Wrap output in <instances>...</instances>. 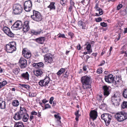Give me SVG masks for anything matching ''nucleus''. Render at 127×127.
<instances>
[{"label": "nucleus", "instance_id": "nucleus-62", "mask_svg": "<svg viewBox=\"0 0 127 127\" xmlns=\"http://www.w3.org/2000/svg\"><path fill=\"white\" fill-rule=\"evenodd\" d=\"M85 23L84 22V24H82L81 26L82 27V28L84 29H86V27H85Z\"/></svg>", "mask_w": 127, "mask_h": 127}, {"label": "nucleus", "instance_id": "nucleus-3", "mask_svg": "<svg viewBox=\"0 0 127 127\" xmlns=\"http://www.w3.org/2000/svg\"><path fill=\"white\" fill-rule=\"evenodd\" d=\"M16 50V44L15 42H10L6 46L5 50L7 52L12 53Z\"/></svg>", "mask_w": 127, "mask_h": 127}, {"label": "nucleus", "instance_id": "nucleus-23", "mask_svg": "<svg viewBox=\"0 0 127 127\" xmlns=\"http://www.w3.org/2000/svg\"><path fill=\"white\" fill-rule=\"evenodd\" d=\"M45 40L44 37H40L35 39V40L38 43L40 44H42Z\"/></svg>", "mask_w": 127, "mask_h": 127}, {"label": "nucleus", "instance_id": "nucleus-7", "mask_svg": "<svg viewBox=\"0 0 127 127\" xmlns=\"http://www.w3.org/2000/svg\"><path fill=\"white\" fill-rule=\"evenodd\" d=\"M32 6V3L30 0L25 1L24 3V9L26 11H30L31 9Z\"/></svg>", "mask_w": 127, "mask_h": 127}, {"label": "nucleus", "instance_id": "nucleus-36", "mask_svg": "<svg viewBox=\"0 0 127 127\" xmlns=\"http://www.w3.org/2000/svg\"><path fill=\"white\" fill-rule=\"evenodd\" d=\"M122 95L124 98H127V89L124 90L123 92Z\"/></svg>", "mask_w": 127, "mask_h": 127}, {"label": "nucleus", "instance_id": "nucleus-25", "mask_svg": "<svg viewBox=\"0 0 127 127\" xmlns=\"http://www.w3.org/2000/svg\"><path fill=\"white\" fill-rule=\"evenodd\" d=\"M18 112L21 114L22 116L26 114H27V111L26 109L25 108H22L21 107H20V110Z\"/></svg>", "mask_w": 127, "mask_h": 127}, {"label": "nucleus", "instance_id": "nucleus-45", "mask_svg": "<svg viewBox=\"0 0 127 127\" xmlns=\"http://www.w3.org/2000/svg\"><path fill=\"white\" fill-rule=\"evenodd\" d=\"M20 85L23 87L26 88L27 90L29 89L30 88L29 86L27 85L21 84Z\"/></svg>", "mask_w": 127, "mask_h": 127}, {"label": "nucleus", "instance_id": "nucleus-61", "mask_svg": "<svg viewBox=\"0 0 127 127\" xmlns=\"http://www.w3.org/2000/svg\"><path fill=\"white\" fill-rule=\"evenodd\" d=\"M85 23L84 22V24H82L81 26L82 27V28L84 29H86V27H85Z\"/></svg>", "mask_w": 127, "mask_h": 127}, {"label": "nucleus", "instance_id": "nucleus-44", "mask_svg": "<svg viewBox=\"0 0 127 127\" xmlns=\"http://www.w3.org/2000/svg\"><path fill=\"white\" fill-rule=\"evenodd\" d=\"M120 81V79L119 80H118L117 81H115V79H114L113 84L114 85H117L118 84L119 82Z\"/></svg>", "mask_w": 127, "mask_h": 127}, {"label": "nucleus", "instance_id": "nucleus-8", "mask_svg": "<svg viewBox=\"0 0 127 127\" xmlns=\"http://www.w3.org/2000/svg\"><path fill=\"white\" fill-rule=\"evenodd\" d=\"M111 101L112 102V104L115 106H118L120 104V98L118 96H117L115 94L114 96L111 98Z\"/></svg>", "mask_w": 127, "mask_h": 127}, {"label": "nucleus", "instance_id": "nucleus-39", "mask_svg": "<svg viewBox=\"0 0 127 127\" xmlns=\"http://www.w3.org/2000/svg\"><path fill=\"white\" fill-rule=\"evenodd\" d=\"M122 107L124 109L126 108L127 109V101H124L122 105Z\"/></svg>", "mask_w": 127, "mask_h": 127}, {"label": "nucleus", "instance_id": "nucleus-60", "mask_svg": "<svg viewBox=\"0 0 127 127\" xmlns=\"http://www.w3.org/2000/svg\"><path fill=\"white\" fill-rule=\"evenodd\" d=\"M99 11V13L100 15H102L103 13V11L102 9L100 8L99 10H98Z\"/></svg>", "mask_w": 127, "mask_h": 127}, {"label": "nucleus", "instance_id": "nucleus-50", "mask_svg": "<svg viewBox=\"0 0 127 127\" xmlns=\"http://www.w3.org/2000/svg\"><path fill=\"white\" fill-rule=\"evenodd\" d=\"M102 68H99L97 70V73L98 74L101 73L102 72Z\"/></svg>", "mask_w": 127, "mask_h": 127}, {"label": "nucleus", "instance_id": "nucleus-11", "mask_svg": "<svg viewBox=\"0 0 127 127\" xmlns=\"http://www.w3.org/2000/svg\"><path fill=\"white\" fill-rule=\"evenodd\" d=\"M22 54L25 58L27 59L30 58L31 56V53L30 51L26 48L23 49Z\"/></svg>", "mask_w": 127, "mask_h": 127}, {"label": "nucleus", "instance_id": "nucleus-5", "mask_svg": "<svg viewBox=\"0 0 127 127\" xmlns=\"http://www.w3.org/2000/svg\"><path fill=\"white\" fill-rule=\"evenodd\" d=\"M13 12L15 14H19L22 12L23 7L22 5L18 3L14 4L13 7Z\"/></svg>", "mask_w": 127, "mask_h": 127}, {"label": "nucleus", "instance_id": "nucleus-41", "mask_svg": "<svg viewBox=\"0 0 127 127\" xmlns=\"http://www.w3.org/2000/svg\"><path fill=\"white\" fill-rule=\"evenodd\" d=\"M20 71V69L19 68H16L13 70V72L15 75L18 74Z\"/></svg>", "mask_w": 127, "mask_h": 127}, {"label": "nucleus", "instance_id": "nucleus-9", "mask_svg": "<svg viewBox=\"0 0 127 127\" xmlns=\"http://www.w3.org/2000/svg\"><path fill=\"white\" fill-rule=\"evenodd\" d=\"M23 27V24L21 21H17L12 26V28L15 30H19Z\"/></svg>", "mask_w": 127, "mask_h": 127}, {"label": "nucleus", "instance_id": "nucleus-52", "mask_svg": "<svg viewBox=\"0 0 127 127\" xmlns=\"http://www.w3.org/2000/svg\"><path fill=\"white\" fill-rule=\"evenodd\" d=\"M121 33H120L118 34V38H116V39H115V42H116L118 41L120 39V37H121Z\"/></svg>", "mask_w": 127, "mask_h": 127}, {"label": "nucleus", "instance_id": "nucleus-33", "mask_svg": "<svg viewBox=\"0 0 127 127\" xmlns=\"http://www.w3.org/2000/svg\"><path fill=\"white\" fill-rule=\"evenodd\" d=\"M79 110H78L75 112V114L76 116L75 120L77 121H78V118L81 115V114H79Z\"/></svg>", "mask_w": 127, "mask_h": 127}, {"label": "nucleus", "instance_id": "nucleus-14", "mask_svg": "<svg viewBox=\"0 0 127 127\" xmlns=\"http://www.w3.org/2000/svg\"><path fill=\"white\" fill-rule=\"evenodd\" d=\"M102 89L103 90L104 95L105 97L108 96L110 92L109 87L106 85L102 87Z\"/></svg>", "mask_w": 127, "mask_h": 127}, {"label": "nucleus", "instance_id": "nucleus-21", "mask_svg": "<svg viewBox=\"0 0 127 127\" xmlns=\"http://www.w3.org/2000/svg\"><path fill=\"white\" fill-rule=\"evenodd\" d=\"M44 65V64L41 62L37 63H34L33 64V66L36 68L43 67Z\"/></svg>", "mask_w": 127, "mask_h": 127}, {"label": "nucleus", "instance_id": "nucleus-31", "mask_svg": "<svg viewBox=\"0 0 127 127\" xmlns=\"http://www.w3.org/2000/svg\"><path fill=\"white\" fill-rule=\"evenodd\" d=\"M91 45L90 44H88L86 47V48L87 50L88 51V53L89 54H90L92 52V49H91Z\"/></svg>", "mask_w": 127, "mask_h": 127}, {"label": "nucleus", "instance_id": "nucleus-32", "mask_svg": "<svg viewBox=\"0 0 127 127\" xmlns=\"http://www.w3.org/2000/svg\"><path fill=\"white\" fill-rule=\"evenodd\" d=\"M12 104L14 106L17 107L19 104V103L18 100H14L12 102Z\"/></svg>", "mask_w": 127, "mask_h": 127}, {"label": "nucleus", "instance_id": "nucleus-6", "mask_svg": "<svg viewBox=\"0 0 127 127\" xmlns=\"http://www.w3.org/2000/svg\"><path fill=\"white\" fill-rule=\"evenodd\" d=\"M101 119L104 121L106 126H107L110 124L112 117L110 114L105 113L101 115Z\"/></svg>", "mask_w": 127, "mask_h": 127}, {"label": "nucleus", "instance_id": "nucleus-48", "mask_svg": "<svg viewBox=\"0 0 127 127\" xmlns=\"http://www.w3.org/2000/svg\"><path fill=\"white\" fill-rule=\"evenodd\" d=\"M58 37L59 38H65V35L64 34H62L61 33H59L58 34Z\"/></svg>", "mask_w": 127, "mask_h": 127}, {"label": "nucleus", "instance_id": "nucleus-19", "mask_svg": "<svg viewBox=\"0 0 127 127\" xmlns=\"http://www.w3.org/2000/svg\"><path fill=\"white\" fill-rule=\"evenodd\" d=\"M23 116L19 112L16 113L13 117L14 119L16 120H20L22 118Z\"/></svg>", "mask_w": 127, "mask_h": 127}, {"label": "nucleus", "instance_id": "nucleus-13", "mask_svg": "<svg viewBox=\"0 0 127 127\" xmlns=\"http://www.w3.org/2000/svg\"><path fill=\"white\" fill-rule=\"evenodd\" d=\"M104 79L106 82L108 83H113L114 78L112 75L110 74L105 76Z\"/></svg>", "mask_w": 127, "mask_h": 127}, {"label": "nucleus", "instance_id": "nucleus-58", "mask_svg": "<svg viewBox=\"0 0 127 127\" xmlns=\"http://www.w3.org/2000/svg\"><path fill=\"white\" fill-rule=\"evenodd\" d=\"M37 113L35 111H32L31 112V115H37Z\"/></svg>", "mask_w": 127, "mask_h": 127}, {"label": "nucleus", "instance_id": "nucleus-43", "mask_svg": "<svg viewBox=\"0 0 127 127\" xmlns=\"http://www.w3.org/2000/svg\"><path fill=\"white\" fill-rule=\"evenodd\" d=\"M29 93L30 97H34L36 95V94L35 93L30 92H29Z\"/></svg>", "mask_w": 127, "mask_h": 127}, {"label": "nucleus", "instance_id": "nucleus-49", "mask_svg": "<svg viewBox=\"0 0 127 127\" xmlns=\"http://www.w3.org/2000/svg\"><path fill=\"white\" fill-rule=\"evenodd\" d=\"M102 20V19L100 17H98L95 19V21L97 22L101 21Z\"/></svg>", "mask_w": 127, "mask_h": 127}, {"label": "nucleus", "instance_id": "nucleus-1", "mask_svg": "<svg viewBox=\"0 0 127 127\" xmlns=\"http://www.w3.org/2000/svg\"><path fill=\"white\" fill-rule=\"evenodd\" d=\"M91 77L87 76H84L81 78V81L82 84V88L85 89L91 88Z\"/></svg>", "mask_w": 127, "mask_h": 127}, {"label": "nucleus", "instance_id": "nucleus-20", "mask_svg": "<svg viewBox=\"0 0 127 127\" xmlns=\"http://www.w3.org/2000/svg\"><path fill=\"white\" fill-rule=\"evenodd\" d=\"M43 72L42 70L40 69H38L36 70V71L34 72V74L35 75L39 77H40L42 75Z\"/></svg>", "mask_w": 127, "mask_h": 127}, {"label": "nucleus", "instance_id": "nucleus-2", "mask_svg": "<svg viewBox=\"0 0 127 127\" xmlns=\"http://www.w3.org/2000/svg\"><path fill=\"white\" fill-rule=\"evenodd\" d=\"M115 116L118 121L122 122L127 119V113L124 111L120 112L117 113Z\"/></svg>", "mask_w": 127, "mask_h": 127}, {"label": "nucleus", "instance_id": "nucleus-28", "mask_svg": "<svg viewBox=\"0 0 127 127\" xmlns=\"http://www.w3.org/2000/svg\"><path fill=\"white\" fill-rule=\"evenodd\" d=\"M54 2H51L50 3V4L49 6H48V8H50V10H51L52 9L55 10V7L54 5Z\"/></svg>", "mask_w": 127, "mask_h": 127}, {"label": "nucleus", "instance_id": "nucleus-22", "mask_svg": "<svg viewBox=\"0 0 127 127\" xmlns=\"http://www.w3.org/2000/svg\"><path fill=\"white\" fill-rule=\"evenodd\" d=\"M6 104L4 101L1 98H0V108L4 109L5 108Z\"/></svg>", "mask_w": 127, "mask_h": 127}, {"label": "nucleus", "instance_id": "nucleus-26", "mask_svg": "<svg viewBox=\"0 0 127 127\" xmlns=\"http://www.w3.org/2000/svg\"><path fill=\"white\" fill-rule=\"evenodd\" d=\"M49 50L47 47H44L41 50V54L43 56H45V55H46V53L48 52Z\"/></svg>", "mask_w": 127, "mask_h": 127}, {"label": "nucleus", "instance_id": "nucleus-15", "mask_svg": "<svg viewBox=\"0 0 127 127\" xmlns=\"http://www.w3.org/2000/svg\"><path fill=\"white\" fill-rule=\"evenodd\" d=\"M52 57V56L51 54H47L44 57L45 62L48 63H51L53 61Z\"/></svg>", "mask_w": 127, "mask_h": 127}, {"label": "nucleus", "instance_id": "nucleus-51", "mask_svg": "<svg viewBox=\"0 0 127 127\" xmlns=\"http://www.w3.org/2000/svg\"><path fill=\"white\" fill-rule=\"evenodd\" d=\"M100 25L101 26L104 27H106L107 26L106 23L104 22L101 23Z\"/></svg>", "mask_w": 127, "mask_h": 127}, {"label": "nucleus", "instance_id": "nucleus-38", "mask_svg": "<svg viewBox=\"0 0 127 127\" xmlns=\"http://www.w3.org/2000/svg\"><path fill=\"white\" fill-rule=\"evenodd\" d=\"M45 83L44 82V81L43 80H41L38 82L39 85L41 87H43L44 86H46L44 84Z\"/></svg>", "mask_w": 127, "mask_h": 127}, {"label": "nucleus", "instance_id": "nucleus-12", "mask_svg": "<svg viewBox=\"0 0 127 127\" xmlns=\"http://www.w3.org/2000/svg\"><path fill=\"white\" fill-rule=\"evenodd\" d=\"M19 64L20 67L24 68L27 66V61L23 58H21L19 60Z\"/></svg>", "mask_w": 127, "mask_h": 127}, {"label": "nucleus", "instance_id": "nucleus-27", "mask_svg": "<svg viewBox=\"0 0 127 127\" xmlns=\"http://www.w3.org/2000/svg\"><path fill=\"white\" fill-rule=\"evenodd\" d=\"M55 117L57 119V122L59 125H60L61 123V117L59 115V114H55L54 115Z\"/></svg>", "mask_w": 127, "mask_h": 127}, {"label": "nucleus", "instance_id": "nucleus-4", "mask_svg": "<svg viewBox=\"0 0 127 127\" xmlns=\"http://www.w3.org/2000/svg\"><path fill=\"white\" fill-rule=\"evenodd\" d=\"M31 17L33 20L37 22L40 21L42 19V16L41 14L35 10L33 11V15L31 16Z\"/></svg>", "mask_w": 127, "mask_h": 127}, {"label": "nucleus", "instance_id": "nucleus-35", "mask_svg": "<svg viewBox=\"0 0 127 127\" xmlns=\"http://www.w3.org/2000/svg\"><path fill=\"white\" fill-rule=\"evenodd\" d=\"M14 127H24L22 123L18 122L15 123Z\"/></svg>", "mask_w": 127, "mask_h": 127}, {"label": "nucleus", "instance_id": "nucleus-40", "mask_svg": "<svg viewBox=\"0 0 127 127\" xmlns=\"http://www.w3.org/2000/svg\"><path fill=\"white\" fill-rule=\"evenodd\" d=\"M67 2V0H60V2L61 4L63 6H65Z\"/></svg>", "mask_w": 127, "mask_h": 127}, {"label": "nucleus", "instance_id": "nucleus-59", "mask_svg": "<svg viewBox=\"0 0 127 127\" xmlns=\"http://www.w3.org/2000/svg\"><path fill=\"white\" fill-rule=\"evenodd\" d=\"M53 100H54V97H51V98L50 99V101H49V103L51 104H52V103L53 101Z\"/></svg>", "mask_w": 127, "mask_h": 127}, {"label": "nucleus", "instance_id": "nucleus-46", "mask_svg": "<svg viewBox=\"0 0 127 127\" xmlns=\"http://www.w3.org/2000/svg\"><path fill=\"white\" fill-rule=\"evenodd\" d=\"M126 8H126V9H124L121 12V14L124 16L125 15L127 14V13Z\"/></svg>", "mask_w": 127, "mask_h": 127}, {"label": "nucleus", "instance_id": "nucleus-56", "mask_svg": "<svg viewBox=\"0 0 127 127\" xmlns=\"http://www.w3.org/2000/svg\"><path fill=\"white\" fill-rule=\"evenodd\" d=\"M69 35L71 36V38H72L74 36L73 33L71 32H69L68 33Z\"/></svg>", "mask_w": 127, "mask_h": 127}, {"label": "nucleus", "instance_id": "nucleus-47", "mask_svg": "<svg viewBox=\"0 0 127 127\" xmlns=\"http://www.w3.org/2000/svg\"><path fill=\"white\" fill-rule=\"evenodd\" d=\"M98 5H99L98 3H96L95 4L94 8L96 11H98L101 8L98 7Z\"/></svg>", "mask_w": 127, "mask_h": 127}, {"label": "nucleus", "instance_id": "nucleus-63", "mask_svg": "<svg viewBox=\"0 0 127 127\" xmlns=\"http://www.w3.org/2000/svg\"><path fill=\"white\" fill-rule=\"evenodd\" d=\"M77 49L78 50H80L81 49L82 47H81L80 44H79L78 45H77Z\"/></svg>", "mask_w": 127, "mask_h": 127}, {"label": "nucleus", "instance_id": "nucleus-57", "mask_svg": "<svg viewBox=\"0 0 127 127\" xmlns=\"http://www.w3.org/2000/svg\"><path fill=\"white\" fill-rule=\"evenodd\" d=\"M83 24H84V22L81 21H80L78 22V25L80 26H81V25Z\"/></svg>", "mask_w": 127, "mask_h": 127}, {"label": "nucleus", "instance_id": "nucleus-37", "mask_svg": "<svg viewBox=\"0 0 127 127\" xmlns=\"http://www.w3.org/2000/svg\"><path fill=\"white\" fill-rule=\"evenodd\" d=\"M7 84V82L6 81H3L1 82H0V89L4 86Z\"/></svg>", "mask_w": 127, "mask_h": 127}, {"label": "nucleus", "instance_id": "nucleus-29", "mask_svg": "<svg viewBox=\"0 0 127 127\" xmlns=\"http://www.w3.org/2000/svg\"><path fill=\"white\" fill-rule=\"evenodd\" d=\"M65 68H62L57 73V74L58 76H60L61 74L64 73L65 72Z\"/></svg>", "mask_w": 127, "mask_h": 127}, {"label": "nucleus", "instance_id": "nucleus-16", "mask_svg": "<svg viewBox=\"0 0 127 127\" xmlns=\"http://www.w3.org/2000/svg\"><path fill=\"white\" fill-rule=\"evenodd\" d=\"M90 116L93 121L96 119L97 116V112L95 110H91L90 112Z\"/></svg>", "mask_w": 127, "mask_h": 127}, {"label": "nucleus", "instance_id": "nucleus-64", "mask_svg": "<svg viewBox=\"0 0 127 127\" xmlns=\"http://www.w3.org/2000/svg\"><path fill=\"white\" fill-rule=\"evenodd\" d=\"M105 63V62L104 61H102L101 63L99 65V66H101L104 65Z\"/></svg>", "mask_w": 127, "mask_h": 127}, {"label": "nucleus", "instance_id": "nucleus-54", "mask_svg": "<svg viewBox=\"0 0 127 127\" xmlns=\"http://www.w3.org/2000/svg\"><path fill=\"white\" fill-rule=\"evenodd\" d=\"M51 106L49 104H47L45 105V109H46L47 108H51Z\"/></svg>", "mask_w": 127, "mask_h": 127}, {"label": "nucleus", "instance_id": "nucleus-10", "mask_svg": "<svg viewBox=\"0 0 127 127\" xmlns=\"http://www.w3.org/2000/svg\"><path fill=\"white\" fill-rule=\"evenodd\" d=\"M2 30L4 32L9 36L10 37H14V34L12 32L10 29L8 27L4 26Z\"/></svg>", "mask_w": 127, "mask_h": 127}, {"label": "nucleus", "instance_id": "nucleus-34", "mask_svg": "<svg viewBox=\"0 0 127 127\" xmlns=\"http://www.w3.org/2000/svg\"><path fill=\"white\" fill-rule=\"evenodd\" d=\"M44 81V82L45 83V85H47L49 83L50 81V79L49 77H46L43 80Z\"/></svg>", "mask_w": 127, "mask_h": 127}, {"label": "nucleus", "instance_id": "nucleus-24", "mask_svg": "<svg viewBox=\"0 0 127 127\" xmlns=\"http://www.w3.org/2000/svg\"><path fill=\"white\" fill-rule=\"evenodd\" d=\"M42 31L41 30H39L38 31H36L33 30H32L30 31L32 35H36L39 34L42 32Z\"/></svg>", "mask_w": 127, "mask_h": 127}, {"label": "nucleus", "instance_id": "nucleus-53", "mask_svg": "<svg viewBox=\"0 0 127 127\" xmlns=\"http://www.w3.org/2000/svg\"><path fill=\"white\" fill-rule=\"evenodd\" d=\"M70 5L71 7H73L74 6V3L72 0H70Z\"/></svg>", "mask_w": 127, "mask_h": 127}, {"label": "nucleus", "instance_id": "nucleus-18", "mask_svg": "<svg viewBox=\"0 0 127 127\" xmlns=\"http://www.w3.org/2000/svg\"><path fill=\"white\" fill-rule=\"evenodd\" d=\"M29 74L28 72L22 73L21 75L22 78L28 81L29 80Z\"/></svg>", "mask_w": 127, "mask_h": 127}, {"label": "nucleus", "instance_id": "nucleus-17", "mask_svg": "<svg viewBox=\"0 0 127 127\" xmlns=\"http://www.w3.org/2000/svg\"><path fill=\"white\" fill-rule=\"evenodd\" d=\"M29 22L28 21H25L23 26V30L24 32H26L28 31L30 29L29 25Z\"/></svg>", "mask_w": 127, "mask_h": 127}, {"label": "nucleus", "instance_id": "nucleus-30", "mask_svg": "<svg viewBox=\"0 0 127 127\" xmlns=\"http://www.w3.org/2000/svg\"><path fill=\"white\" fill-rule=\"evenodd\" d=\"M22 120L24 122H27L29 119V117L28 114H26L23 116Z\"/></svg>", "mask_w": 127, "mask_h": 127}, {"label": "nucleus", "instance_id": "nucleus-42", "mask_svg": "<svg viewBox=\"0 0 127 127\" xmlns=\"http://www.w3.org/2000/svg\"><path fill=\"white\" fill-rule=\"evenodd\" d=\"M114 28L115 29H119V31L120 32H122V30L121 29V27L119 26V25L118 24H117L115 26H114Z\"/></svg>", "mask_w": 127, "mask_h": 127}, {"label": "nucleus", "instance_id": "nucleus-55", "mask_svg": "<svg viewBox=\"0 0 127 127\" xmlns=\"http://www.w3.org/2000/svg\"><path fill=\"white\" fill-rule=\"evenodd\" d=\"M122 4H119L117 7L116 9L117 10H119L122 7Z\"/></svg>", "mask_w": 127, "mask_h": 127}]
</instances>
